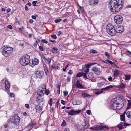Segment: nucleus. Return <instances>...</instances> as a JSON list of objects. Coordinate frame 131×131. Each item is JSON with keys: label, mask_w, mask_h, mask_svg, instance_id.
<instances>
[{"label": "nucleus", "mask_w": 131, "mask_h": 131, "mask_svg": "<svg viewBox=\"0 0 131 131\" xmlns=\"http://www.w3.org/2000/svg\"><path fill=\"white\" fill-rule=\"evenodd\" d=\"M42 90H40V91H39L37 92V94L39 96H42L44 95V91L43 92Z\"/></svg>", "instance_id": "nucleus-28"}, {"label": "nucleus", "mask_w": 131, "mask_h": 131, "mask_svg": "<svg viewBox=\"0 0 131 131\" xmlns=\"http://www.w3.org/2000/svg\"><path fill=\"white\" fill-rule=\"evenodd\" d=\"M105 55L107 56L110 57V55L109 54V53L107 52H105L104 53Z\"/></svg>", "instance_id": "nucleus-53"}, {"label": "nucleus", "mask_w": 131, "mask_h": 131, "mask_svg": "<svg viewBox=\"0 0 131 131\" xmlns=\"http://www.w3.org/2000/svg\"><path fill=\"white\" fill-rule=\"evenodd\" d=\"M119 71L117 70L114 71L113 74L114 76L116 77H117L119 74Z\"/></svg>", "instance_id": "nucleus-23"}, {"label": "nucleus", "mask_w": 131, "mask_h": 131, "mask_svg": "<svg viewBox=\"0 0 131 131\" xmlns=\"http://www.w3.org/2000/svg\"><path fill=\"white\" fill-rule=\"evenodd\" d=\"M45 69V73L46 75H48V71L47 69Z\"/></svg>", "instance_id": "nucleus-46"}, {"label": "nucleus", "mask_w": 131, "mask_h": 131, "mask_svg": "<svg viewBox=\"0 0 131 131\" xmlns=\"http://www.w3.org/2000/svg\"><path fill=\"white\" fill-rule=\"evenodd\" d=\"M108 80L109 81H111L112 80V78L111 76H110L109 78H108Z\"/></svg>", "instance_id": "nucleus-50"}, {"label": "nucleus", "mask_w": 131, "mask_h": 131, "mask_svg": "<svg viewBox=\"0 0 131 131\" xmlns=\"http://www.w3.org/2000/svg\"><path fill=\"white\" fill-rule=\"evenodd\" d=\"M126 52L128 54L131 55V52H130L129 51H127Z\"/></svg>", "instance_id": "nucleus-61"}, {"label": "nucleus", "mask_w": 131, "mask_h": 131, "mask_svg": "<svg viewBox=\"0 0 131 131\" xmlns=\"http://www.w3.org/2000/svg\"><path fill=\"white\" fill-rule=\"evenodd\" d=\"M75 86L77 88H83V86L80 83V81L79 80H77L75 84Z\"/></svg>", "instance_id": "nucleus-19"}, {"label": "nucleus", "mask_w": 131, "mask_h": 131, "mask_svg": "<svg viewBox=\"0 0 131 131\" xmlns=\"http://www.w3.org/2000/svg\"><path fill=\"white\" fill-rule=\"evenodd\" d=\"M44 93H45L47 95H48L49 93V91L47 89H45L44 90Z\"/></svg>", "instance_id": "nucleus-37"}, {"label": "nucleus", "mask_w": 131, "mask_h": 131, "mask_svg": "<svg viewBox=\"0 0 131 131\" xmlns=\"http://www.w3.org/2000/svg\"><path fill=\"white\" fill-rule=\"evenodd\" d=\"M42 108L39 105H37L35 108L36 111L38 112H40L41 111Z\"/></svg>", "instance_id": "nucleus-21"}, {"label": "nucleus", "mask_w": 131, "mask_h": 131, "mask_svg": "<svg viewBox=\"0 0 131 131\" xmlns=\"http://www.w3.org/2000/svg\"><path fill=\"white\" fill-rule=\"evenodd\" d=\"M51 70H59L60 69L59 67L58 66H54L53 65H52L50 67Z\"/></svg>", "instance_id": "nucleus-26"}, {"label": "nucleus", "mask_w": 131, "mask_h": 131, "mask_svg": "<svg viewBox=\"0 0 131 131\" xmlns=\"http://www.w3.org/2000/svg\"><path fill=\"white\" fill-rule=\"evenodd\" d=\"M41 41L43 43H45L46 44L48 43V41H47L44 39L41 40Z\"/></svg>", "instance_id": "nucleus-45"}, {"label": "nucleus", "mask_w": 131, "mask_h": 131, "mask_svg": "<svg viewBox=\"0 0 131 131\" xmlns=\"http://www.w3.org/2000/svg\"><path fill=\"white\" fill-rule=\"evenodd\" d=\"M10 85H5V88L7 90H8L9 88Z\"/></svg>", "instance_id": "nucleus-40"}, {"label": "nucleus", "mask_w": 131, "mask_h": 131, "mask_svg": "<svg viewBox=\"0 0 131 131\" xmlns=\"http://www.w3.org/2000/svg\"><path fill=\"white\" fill-rule=\"evenodd\" d=\"M95 63H90L85 64V67L83 68L84 71L86 73H88L89 72V68L91 66L95 64Z\"/></svg>", "instance_id": "nucleus-9"}, {"label": "nucleus", "mask_w": 131, "mask_h": 131, "mask_svg": "<svg viewBox=\"0 0 131 131\" xmlns=\"http://www.w3.org/2000/svg\"><path fill=\"white\" fill-rule=\"evenodd\" d=\"M5 85H10L9 83L8 80H5Z\"/></svg>", "instance_id": "nucleus-49"}, {"label": "nucleus", "mask_w": 131, "mask_h": 131, "mask_svg": "<svg viewBox=\"0 0 131 131\" xmlns=\"http://www.w3.org/2000/svg\"><path fill=\"white\" fill-rule=\"evenodd\" d=\"M99 0H90L89 3L91 5H97L98 3Z\"/></svg>", "instance_id": "nucleus-18"}, {"label": "nucleus", "mask_w": 131, "mask_h": 131, "mask_svg": "<svg viewBox=\"0 0 131 131\" xmlns=\"http://www.w3.org/2000/svg\"><path fill=\"white\" fill-rule=\"evenodd\" d=\"M124 30V27L123 26H119L117 27L116 30V33H121Z\"/></svg>", "instance_id": "nucleus-13"}, {"label": "nucleus", "mask_w": 131, "mask_h": 131, "mask_svg": "<svg viewBox=\"0 0 131 131\" xmlns=\"http://www.w3.org/2000/svg\"><path fill=\"white\" fill-rule=\"evenodd\" d=\"M61 20H62L61 19L59 18L55 20H54V21L55 23H58L61 21Z\"/></svg>", "instance_id": "nucleus-41"}, {"label": "nucleus", "mask_w": 131, "mask_h": 131, "mask_svg": "<svg viewBox=\"0 0 131 131\" xmlns=\"http://www.w3.org/2000/svg\"><path fill=\"white\" fill-rule=\"evenodd\" d=\"M64 131H70V130L68 128H66L65 129Z\"/></svg>", "instance_id": "nucleus-64"}, {"label": "nucleus", "mask_w": 131, "mask_h": 131, "mask_svg": "<svg viewBox=\"0 0 131 131\" xmlns=\"http://www.w3.org/2000/svg\"><path fill=\"white\" fill-rule=\"evenodd\" d=\"M90 52L92 53H96L97 52L95 50L92 49L90 51Z\"/></svg>", "instance_id": "nucleus-36"}, {"label": "nucleus", "mask_w": 131, "mask_h": 131, "mask_svg": "<svg viewBox=\"0 0 131 131\" xmlns=\"http://www.w3.org/2000/svg\"><path fill=\"white\" fill-rule=\"evenodd\" d=\"M124 76L125 77V80H129L131 77V75H128L126 74H124Z\"/></svg>", "instance_id": "nucleus-29"}, {"label": "nucleus", "mask_w": 131, "mask_h": 131, "mask_svg": "<svg viewBox=\"0 0 131 131\" xmlns=\"http://www.w3.org/2000/svg\"><path fill=\"white\" fill-rule=\"evenodd\" d=\"M10 96L11 97H14V93H11L10 95Z\"/></svg>", "instance_id": "nucleus-60"}, {"label": "nucleus", "mask_w": 131, "mask_h": 131, "mask_svg": "<svg viewBox=\"0 0 131 131\" xmlns=\"http://www.w3.org/2000/svg\"><path fill=\"white\" fill-rule=\"evenodd\" d=\"M63 93L64 94V95L65 96H66L68 95V92H67L66 91H64L63 92Z\"/></svg>", "instance_id": "nucleus-48"}, {"label": "nucleus", "mask_w": 131, "mask_h": 131, "mask_svg": "<svg viewBox=\"0 0 131 131\" xmlns=\"http://www.w3.org/2000/svg\"><path fill=\"white\" fill-rule=\"evenodd\" d=\"M126 85L122 83H121L119 85V87L120 88L124 89L126 86Z\"/></svg>", "instance_id": "nucleus-31"}, {"label": "nucleus", "mask_w": 131, "mask_h": 131, "mask_svg": "<svg viewBox=\"0 0 131 131\" xmlns=\"http://www.w3.org/2000/svg\"><path fill=\"white\" fill-rule=\"evenodd\" d=\"M126 115L127 117L131 119V111H128L126 113Z\"/></svg>", "instance_id": "nucleus-30"}, {"label": "nucleus", "mask_w": 131, "mask_h": 131, "mask_svg": "<svg viewBox=\"0 0 131 131\" xmlns=\"http://www.w3.org/2000/svg\"><path fill=\"white\" fill-rule=\"evenodd\" d=\"M36 101L40 103L43 101V98L41 96H38L36 98Z\"/></svg>", "instance_id": "nucleus-20"}, {"label": "nucleus", "mask_w": 131, "mask_h": 131, "mask_svg": "<svg viewBox=\"0 0 131 131\" xmlns=\"http://www.w3.org/2000/svg\"><path fill=\"white\" fill-rule=\"evenodd\" d=\"M81 112V110H78L77 111H74L72 110L71 111L68 113V114L71 115H77L79 114Z\"/></svg>", "instance_id": "nucleus-11"}, {"label": "nucleus", "mask_w": 131, "mask_h": 131, "mask_svg": "<svg viewBox=\"0 0 131 131\" xmlns=\"http://www.w3.org/2000/svg\"><path fill=\"white\" fill-rule=\"evenodd\" d=\"M88 73H86L85 72L84 73L82 72V73H78L77 74V77H80L83 75V78H86L87 77L86 74Z\"/></svg>", "instance_id": "nucleus-17"}, {"label": "nucleus", "mask_w": 131, "mask_h": 131, "mask_svg": "<svg viewBox=\"0 0 131 131\" xmlns=\"http://www.w3.org/2000/svg\"><path fill=\"white\" fill-rule=\"evenodd\" d=\"M58 49L56 47H53L51 49V51L53 53H56L58 52Z\"/></svg>", "instance_id": "nucleus-25"}, {"label": "nucleus", "mask_w": 131, "mask_h": 131, "mask_svg": "<svg viewBox=\"0 0 131 131\" xmlns=\"http://www.w3.org/2000/svg\"><path fill=\"white\" fill-rule=\"evenodd\" d=\"M120 119L122 121H125V116L123 115H120Z\"/></svg>", "instance_id": "nucleus-33"}, {"label": "nucleus", "mask_w": 131, "mask_h": 131, "mask_svg": "<svg viewBox=\"0 0 131 131\" xmlns=\"http://www.w3.org/2000/svg\"><path fill=\"white\" fill-rule=\"evenodd\" d=\"M104 82H101L99 83L98 84V85L100 86H102L104 84Z\"/></svg>", "instance_id": "nucleus-38"}, {"label": "nucleus", "mask_w": 131, "mask_h": 131, "mask_svg": "<svg viewBox=\"0 0 131 131\" xmlns=\"http://www.w3.org/2000/svg\"><path fill=\"white\" fill-rule=\"evenodd\" d=\"M114 19L115 22L117 24H119L122 22L123 19L121 16L118 15L115 16Z\"/></svg>", "instance_id": "nucleus-8"}, {"label": "nucleus", "mask_w": 131, "mask_h": 131, "mask_svg": "<svg viewBox=\"0 0 131 131\" xmlns=\"http://www.w3.org/2000/svg\"><path fill=\"white\" fill-rule=\"evenodd\" d=\"M43 74V72L37 71L35 74V77L36 79H40L42 78Z\"/></svg>", "instance_id": "nucleus-10"}, {"label": "nucleus", "mask_w": 131, "mask_h": 131, "mask_svg": "<svg viewBox=\"0 0 131 131\" xmlns=\"http://www.w3.org/2000/svg\"><path fill=\"white\" fill-rule=\"evenodd\" d=\"M106 31L108 34L111 36H114L116 33L114 27L110 24L107 25Z\"/></svg>", "instance_id": "nucleus-5"}, {"label": "nucleus", "mask_w": 131, "mask_h": 131, "mask_svg": "<svg viewBox=\"0 0 131 131\" xmlns=\"http://www.w3.org/2000/svg\"><path fill=\"white\" fill-rule=\"evenodd\" d=\"M106 61L110 64H111V65H115V64L114 63L112 62L111 61L109 60H106Z\"/></svg>", "instance_id": "nucleus-35"}, {"label": "nucleus", "mask_w": 131, "mask_h": 131, "mask_svg": "<svg viewBox=\"0 0 131 131\" xmlns=\"http://www.w3.org/2000/svg\"><path fill=\"white\" fill-rule=\"evenodd\" d=\"M25 106L28 108H29V106L28 104H26L25 105Z\"/></svg>", "instance_id": "nucleus-59"}, {"label": "nucleus", "mask_w": 131, "mask_h": 131, "mask_svg": "<svg viewBox=\"0 0 131 131\" xmlns=\"http://www.w3.org/2000/svg\"><path fill=\"white\" fill-rule=\"evenodd\" d=\"M39 49L41 51H43V48L41 46H39Z\"/></svg>", "instance_id": "nucleus-47"}, {"label": "nucleus", "mask_w": 131, "mask_h": 131, "mask_svg": "<svg viewBox=\"0 0 131 131\" xmlns=\"http://www.w3.org/2000/svg\"><path fill=\"white\" fill-rule=\"evenodd\" d=\"M130 99H131V97L130 98ZM128 102L127 104L128 107L129 108H131V100H128Z\"/></svg>", "instance_id": "nucleus-32"}, {"label": "nucleus", "mask_w": 131, "mask_h": 131, "mask_svg": "<svg viewBox=\"0 0 131 131\" xmlns=\"http://www.w3.org/2000/svg\"><path fill=\"white\" fill-rule=\"evenodd\" d=\"M37 3V1H33V2H32V5L33 6H36L37 5H36V3Z\"/></svg>", "instance_id": "nucleus-43"}, {"label": "nucleus", "mask_w": 131, "mask_h": 131, "mask_svg": "<svg viewBox=\"0 0 131 131\" xmlns=\"http://www.w3.org/2000/svg\"><path fill=\"white\" fill-rule=\"evenodd\" d=\"M86 112L89 115H90V111L89 110H87L86 111Z\"/></svg>", "instance_id": "nucleus-57"}, {"label": "nucleus", "mask_w": 131, "mask_h": 131, "mask_svg": "<svg viewBox=\"0 0 131 131\" xmlns=\"http://www.w3.org/2000/svg\"><path fill=\"white\" fill-rule=\"evenodd\" d=\"M61 33L62 32L61 31H59L58 32L57 35L59 36H60V35H61Z\"/></svg>", "instance_id": "nucleus-56"}, {"label": "nucleus", "mask_w": 131, "mask_h": 131, "mask_svg": "<svg viewBox=\"0 0 131 131\" xmlns=\"http://www.w3.org/2000/svg\"><path fill=\"white\" fill-rule=\"evenodd\" d=\"M11 9L10 8H8L7 9V13L9 12L10 11Z\"/></svg>", "instance_id": "nucleus-58"}, {"label": "nucleus", "mask_w": 131, "mask_h": 131, "mask_svg": "<svg viewBox=\"0 0 131 131\" xmlns=\"http://www.w3.org/2000/svg\"><path fill=\"white\" fill-rule=\"evenodd\" d=\"M114 101V100L113 99L111 102L110 106L111 109L113 110H119L121 108H118L119 103H116V101Z\"/></svg>", "instance_id": "nucleus-7"}, {"label": "nucleus", "mask_w": 131, "mask_h": 131, "mask_svg": "<svg viewBox=\"0 0 131 131\" xmlns=\"http://www.w3.org/2000/svg\"><path fill=\"white\" fill-rule=\"evenodd\" d=\"M37 44H38L37 41V40H36L35 42V43L34 44L33 46H34L36 47L37 46Z\"/></svg>", "instance_id": "nucleus-54"}, {"label": "nucleus", "mask_w": 131, "mask_h": 131, "mask_svg": "<svg viewBox=\"0 0 131 131\" xmlns=\"http://www.w3.org/2000/svg\"><path fill=\"white\" fill-rule=\"evenodd\" d=\"M30 58V56L27 54L21 57L19 61L20 64L23 66H25L28 65L29 64H31Z\"/></svg>", "instance_id": "nucleus-2"}, {"label": "nucleus", "mask_w": 131, "mask_h": 131, "mask_svg": "<svg viewBox=\"0 0 131 131\" xmlns=\"http://www.w3.org/2000/svg\"><path fill=\"white\" fill-rule=\"evenodd\" d=\"M61 103L62 104H65V102L63 100H61Z\"/></svg>", "instance_id": "nucleus-63"}, {"label": "nucleus", "mask_w": 131, "mask_h": 131, "mask_svg": "<svg viewBox=\"0 0 131 131\" xmlns=\"http://www.w3.org/2000/svg\"><path fill=\"white\" fill-rule=\"evenodd\" d=\"M13 50L12 47L4 46L2 48L1 51L4 56L7 57L11 54Z\"/></svg>", "instance_id": "nucleus-3"}, {"label": "nucleus", "mask_w": 131, "mask_h": 131, "mask_svg": "<svg viewBox=\"0 0 131 131\" xmlns=\"http://www.w3.org/2000/svg\"><path fill=\"white\" fill-rule=\"evenodd\" d=\"M90 129L96 131L104 130H105L108 129L107 127L105 126L95 125L92 127H90Z\"/></svg>", "instance_id": "nucleus-6"}, {"label": "nucleus", "mask_w": 131, "mask_h": 131, "mask_svg": "<svg viewBox=\"0 0 131 131\" xmlns=\"http://www.w3.org/2000/svg\"><path fill=\"white\" fill-rule=\"evenodd\" d=\"M39 90H42L43 91V92L44 91V90L46 89V85L44 84H41L39 88Z\"/></svg>", "instance_id": "nucleus-24"}, {"label": "nucleus", "mask_w": 131, "mask_h": 131, "mask_svg": "<svg viewBox=\"0 0 131 131\" xmlns=\"http://www.w3.org/2000/svg\"><path fill=\"white\" fill-rule=\"evenodd\" d=\"M113 87V86L112 85H110L107 86H106L105 88H102V89L103 91V90H105L106 91H107L110 90V89L112 88Z\"/></svg>", "instance_id": "nucleus-27"}, {"label": "nucleus", "mask_w": 131, "mask_h": 131, "mask_svg": "<svg viewBox=\"0 0 131 131\" xmlns=\"http://www.w3.org/2000/svg\"><path fill=\"white\" fill-rule=\"evenodd\" d=\"M41 57L42 59L44 60L46 63L47 64H50L51 60V58H46L44 55H42L41 56Z\"/></svg>", "instance_id": "nucleus-15"}, {"label": "nucleus", "mask_w": 131, "mask_h": 131, "mask_svg": "<svg viewBox=\"0 0 131 131\" xmlns=\"http://www.w3.org/2000/svg\"><path fill=\"white\" fill-rule=\"evenodd\" d=\"M92 70L95 74L98 75L100 74L101 71L100 68L96 67H94L92 68Z\"/></svg>", "instance_id": "nucleus-12"}, {"label": "nucleus", "mask_w": 131, "mask_h": 131, "mask_svg": "<svg viewBox=\"0 0 131 131\" xmlns=\"http://www.w3.org/2000/svg\"><path fill=\"white\" fill-rule=\"evenodd\" d=\"M39 62V60L35 58L34 60H32L31 63V64H29V65L33 67L35 65H37Z\"/></svg>", "instance_id": "nucleus-14"}, {"label": "nucleus", "mask_w": 131, "mask_h": 131, "mask_svg": "<svg viewBox=\"0 0 131 131\" xmlns=\"http://www.w3.org/2000/svg\"><path fill=\"white\" fill-rule=\"evenodd\" d=\"M52 98H51L50 99L49 101V105L50 106H51L52 104Z\"/></svg>", "instance_id": "nucleus-42"}, {"label": "nucleus", "mask_w": 131, "mask_h": 131, "mask_svg": "<svg viewBox=\"0 0 131 131\" xmlns=\"http://www.w3.org/2000/svg\"><path fill=\"white\" fill-rule=\"evenodd\" d=\"M36 17H38V15H36V16L32 15V16L31 17L32 18L35 19L36 18Z\"/></svg>", "instance_id": "nucleus-52"}, {"label": "nucleus", "mask_w": 131, "mask_h": 131, "mask_svg": "<svg viewBox=\"0 0 131 131\" xmlns=\"http://www.w3.org/2000/svg\"><path fill=\"white\" fill-rule=\"evenodd\" d=\"M20 119V118L18 115L15 114L13 116L12 118H10V121L13 124L15 125H19Z\"/></svg>", "instance_id": "nucleus-4"}, {"label": "nucleus", "mask_w": 131, "mask_h": 131, "mask_svg": "<svg viewBox=\"0 0 131 131\" xmlns=\"http://www.w3.org/2000/svg\"><path fill=\"white\" fill-rule=\"evenodd\" d=\"M7 27L9 29H11L12 28V26L10 25H9L7 26Z\"/></svg>", "instance_id": "nucleus-55"}, {"label": "nucleus", "mask_w": 131, "mask_h": 131, "mask_svg": "<svg viewBox=\"0 0 131 131\" xmlns=\"http://www.w3.org/2000/svg\"><path fill=\"white\" fill-rule=\"evenodd\" d=\"M88 78H87V77L86 78V79H92L94 77L93 74L92 73L90 72L88 74Z\"/></svg>", "instance_id": "nucleus-22"}, {"label": "nucleus", "mask_w": 131, "mask_h": 131, "mask_svg": "<svg viewBox=\"0 0 131 131\" xmlns=\"http://www.w3.org/2000/svg\"><path fill=\"white\" fill-rule=\"evenodd\" d=\"M73 71L72 70H70L68 72V74L69 75L71 74H73Z\"/></svg>", "instance_id": "nucleus-51"}, {"label": "nucleus", "mask_w": 131, "mask_h": 131, "mask_svg": "<svg viewBox=\"0 0 131 131\" xmlns=\"http://www.w3.org/2000/svg\"><path fill=\"white\" fill-rule=\"evenodd\" d=\"M82 95L83 97H88L89 96H90L89 95L87 94H86L85 93H82Z\"/></svg>", "instance_id": "nucleus-34"}, {"label": "nucleus", "mask_w": 131, "mask_h": 131, "mask_svg": "<svg viewBox=\"0 0 131 131\" xmlns=\"http://www.w3.org/2000/svg\"><path fill=\"white\" fill-rule=\"evenodd\" d=\"M103 91L102 89L100 91H98L95 92V94L96 95L99 94L101 93H102L103 92Z\"/></svg>", "instance_id": "nucleus-39"}, {"label": "nucleus", "mask_w": 131, "mask_h": 131, "mask_svg": "<svg viewBox=\"0 0 131 131\" xmlns=\"http://www.w3.org/2000/svg\"><path fill=\"white\" fill-rule=\"evenodd\" d=\"M34 22V20L32 19H30L29 20V22L30 23H33Z\"/></svg>", "instance_id": "nucleus-62"}, {"label": "nucleus", "mask_w": 131, "mask_h": 131, "mask_svg": "<svg viewBox=\"0 0 131 131\" xmlns=\"http://www.w3.org/2000/svg\"><path fill=\"white\" fill-rule=\"evenodd\" d=\"M129 125L128 124H126L124 122H121L118 125L117 127L119 129H121L124 128V126Z\"/></svg>", "instance_id": "nucleus-16"}, {"label": "nucleus", "mask_w": 131, "mask_h": 131, "mask_svg": "<svg viewBox=\"0 0 131 131\" xmlns=\"http://www.w3.org/2000/svg\"><path fill=\"white\" fill-rule=\"evenodd\" d=\"M123 2V0H111L108 5L110 10L113 13L119 12L122 7Z\"/></svg>", "instance_id": "nucleus-1"}, {"label": "nucleus", "mask_w": 131, "mask_h": 131, "mask_svg": "<svg viewBox=\"0 0 131 131\" xmlns=\"http://www.w3.org/2000/svg\"><path fill=\"white\" fill-rule=\"evenodd\" d=\"M51 37L52 38L54 39H56L57 38V36L55 35H51Z\"/></svg>", "instance_id": "nucleus-44"}]
</instances>
